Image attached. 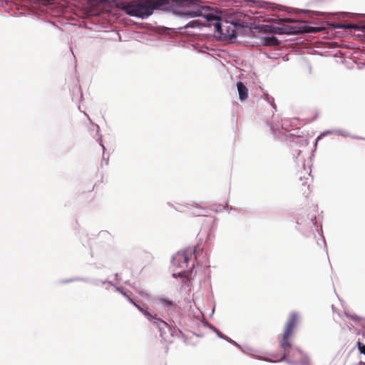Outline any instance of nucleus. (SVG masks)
Returning <instances> with one entry per match:
<instances>
[{
	"label": "nucleus",
	"mask_w": 365,
	"mask_h": 365,
	"mask_svg": "<svg viewBox=\"0 0 365 365\" xmlns=\"http://www.w3.org/2000/svg\"><path fill=\"white\" fill-rule=\"evenodd\" d=\"M337 28L346 29H359V26L357 25H355V24H349L339 25L337 26Z\"/></svg>",
	"instance_id": "obj_11"
},
{
	"label": "nucleus",
	"mask_w": 365,
	"mask_h": 365,
	"mask_svg": "<svg viewBox=\"0 0 365 365\" xmlns=\"http://www.w3.org/2000/svg\"><path fill=\"white\" fill-rule=\"evenodd\" d=\"M283 22L284 23H294V22H296V21L294 19H291V18H284L282 20Z\"/></svg>",
	"instance_id": "obj_15"
},
{
	"label": "nucleus",
	"mask_w": 365,
	"mask_h": 365,
	"mask_svg": "<svg viewBox=\"0 0 365 365\" xmlns=\"http://www.w3.org/2000/svg\"><path fill=\"white\" fill-rule=\"evenodd\" d=\"M128 300L133 304L137 309L141 312L143 315L151 322L156 324L158 326H160L161 324H163L165 326H167V323L164 322L163 320L160 319V318L157 317V314H153L150 312H148L145 309L140 307V305L137 304L133 299H131L130 297H128Z\"/></svg>",
	"instance_id": "obj_5"
},
{
	"label": "nucleus",
	"mask_w": 365,
	"mask_h": 365,
	"mask_svg": "<svg viewBox=\"0 0 365 365\" xmlns=\"http://www.w3.org/2000/svg\"><path fill=\"white\" fill-rule=\"evenodd\" d=\"M208 22H213L216 31L225 38L232 39L237 37L238 30L244 28L247 24L245 16L241 12L232 13L227 18L209 13L205 15Z\"/></svg>",
	"instance_id": "obj_1"
},
{
	"label": "nucleus",
	"mask_w": 365,
	"mask_h": 365,
	"mask_svg": "<svg viewBox=\"0 0 365 365\" xmlns=\"http://www.w3.org/2000/svg\"><path fill=\"white\" fill-rule=\"evenodd\" d=\"M317 31V29H313L312 28V29H308V30H302V31H299L300 32H316Z\"/></svg>",
	"instance_id": "obj_16"
},
{
	"label": "nucleus",
	"mask_w": 365,
	"mask_h": 365,
	"mask_svg": "<svg viewBox=\"0 0 365 365\" xmlns=\"http://www.w3.org/2000/svg\"><path fill=\"white\" fill-rule=\"evenodd\" d=\"M299 315L297 313L292 312L289 314L279 340V345L283 350V353L270 359L271 362L276 363L284 359L287 354L292 349L294 331L299 323Z\"/></svg>",
	"instance_id": "obj_2"
},
{
	"label": "nucleus",
	"mask_w": 365,
	"mask_h": 365,
	"mask_svg": "<svg viewBox=\"0 0 365 365\" xmlns=\"http://www.w3.org/2000/svg\"><path fill=\"white\" fill-rule=\"evenodd\" d=\"M263 43L265 46H277L279 41L276 37L272 36L264 38Z\"/></svg>",
	"instance_id": "obj_9"
},
{
	"label": "nucleus",
	"mask_w": 365,
	"mask_h": 365,
	"mask_svg": "<svg viewBox=\"0 0 365 365\" xmlns=\"http://www.w3.org/2000/svg\"><path fill=\"white\" fill-rule=\"evenodd\" d=\"M237 88L239 93V99L241 101H245L248 97V89L242 82L237 83Z\"/></svg>",
	"instance_id": "obj_7"
},
{
	"label": "nucleus",
	"mask_w": 365,
	"mask_h": 365,
	"mask_svg": "<svg viewBox=\"0 0 365 365\" xmlns=\"http://www.w3.org/2000/svg\"><path fill=\"white\" fill-rule=\"evenodd\" d=\"M202 24H200L198 21H190L187 26L188 27H197L201 26Z\"/></svg>",
	"instance_id": "obj_12"
},
{
	"label": "nucleus",
	"mask_w": 365,
	"mask_h": 365,
	"mask_svg": "<svg viewBox=\"0 0 365 365\" xmlns=\"http://www.w3.org/2000/svg\"><path fill=\"white\" fill-rule=\"evenodd\" d=\"M128 300L133 304L137 309L141 312L143 315L151 322L156 324L158 326H160L161 324H163L165 326H167V323L164 322L163 320L160 319V318L157 317V314H153L150 312H148L145 309L140 307V305L137 304L133 299H131L130 297H128Z\"/></svg>",
	"instance_id": "obj_6"
},
{
	"label": "nucleus",
	"mask_w": 365,
	"mask_h": 365,
	"mask_svg": "<svg viewBox=\"0 0 365 365\" xmlns=\"http://www.w3.org/2000/svg\"><path fill=\"white\" fill-rule=\"evenodd\" d=\"M123 295L128 299V297H129L126 293H123Z\"/></svg>",
	"instance_id": "obj_17"
},
{
	"label": "nucleus",
	"mask_w": 365,
	"mask_h": 365,
	"mask_svg": "<svg viewBox=\"0 0 365 365\" xmlns=\"http://www.w3.org/2000/svg\"><path fill=\"white\" fill-rule=\"evenodd\" d=\"M157 301L160 304L168 309H173L175 307L173 301L165 296L159 297Z\"/></svg>",
	"instance_id": "obj_8"
},
{
	"label": "nucleus",
	"mask_w": 365,
	"mask_h": 365,
	"mask_svg": "<svg viewBox=\"0 0 365 365\" xmlns=\"http://www.w3.org/2000/svg\"><path fill=\"white\" fill-rule=\"evenodd\" d=\"M193 253H195V251L189 250L177 252L173 258V266L185 271L188 268L189 261Z\"/></svg>",
	"instance_id": "obj_4"
},
{
	"label": "nucleus",
	"mask_w": 365,
	"mask_h": 365,
	"mask_svg": "<svg viewBox=\"0 0 365 365\" xmlns=\"http://www.w3.org/2000/svg\"><path fill=\"white\" fill-rule=\"evenodd\" d=\"M165 4V0L133 1L130 3H125L122 9L130 16L143 19L150 16L154 9H160Z\"/></svg>",
	"instance_id": "obj_3"
},
{
	"label": "nucleus",
	"mask_w": 365,
	"mask_h": 365,
	"mask_svg": "<svg viewBox=\"0 0 365 365\" xmlns=\"http://www.w3.org/2000/svg\"><path fill=\"white\" fill-rule=\"evenodd\" d=\"M298 352L302 356H303V362L302 363L304 365L309 363V360L307 356H304V354L301 351H298Z\"/></svg>",
	"instance_id": "obj_13"
},
{
	"label": "nucleus",
	"mask_w": 365,
	"mask_h": 365,
	"mask_svg": "<svg viewBox=\"0 0 365 365\" xmlns=\"http://www.w3.org/2000/svg\"><path fill=\"white\" fill-rule=\"evenodd\" d=\"M189 212L193 216L205 215V210L202 207H188Z\"/></svg>",
	"instance_id": "obj_10"
},
{
	"label": "nucleus",
	"mask_w": 365,
	"mask_h": 365,
	"mask_svg": "<svg viewBox=\"0 0 365 365\" xmlns=\"http://www.w3.org/2000/svg\"><path fill=\"white\" fill-rule=\"evenodd\" d=\"M358 346H359V349L361 351V353L365 354V345L362 344L360 342H358Z\"/></svg>",
	"instance_id": "obj_14"
},
{
	"label": "nucleus",
	"mask_w": 365,
	"mask_h": 365,
	"mask_svg": "<svg viewBox=\"0 0 365 365\" xmlns=\"http://www.w3.org/2000/svg\"><path fill=\"white\" fill-rule=\"evenodd\" d=\"M360 365H365V363H362V362H361V363H360Z\"/></svg>",
	"instance_id": "obj_18"
}]
</instances>
